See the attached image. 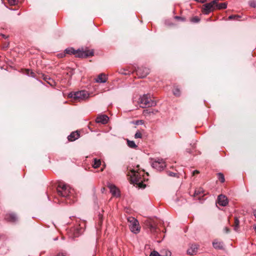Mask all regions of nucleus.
<instances>
[{
	"label": "nucleus",
	"instance_id": "obj_26",
	"mask_svg": "<svg viewBox=\"0 0 256 256\" xmlns=\"http://www.w3.org/2000/svg\"><path fill=\"white\" fill-rule=\"evenodd\" d=\"M200 21V18L198 16L192 17L190 19V22L192 23H198Z\"/></svg>",
	"mask_w": 256,
	"mask_h": 256
},
{
	"label": "nucleus",
	"instance_id": "obj_35",
	"mask_svg": "<svg viewBox=\"0 0 256 256\" xmlns=\"http://www.w3.org/2000/svg\"><path fill=\"white\" fill-rule=\"evenodd\" d=\"M150 256H160V254L158 252L154 250L150 253Z\"/></svg>",
	"mask_w": 256,
	"mask_h": 256
},
{
	"label": "nucleus",
	"instance_id": "obj_12",
	"mask_svg": "<svg viewBox=\"0 0 256 256\" xmlns=\"http://www.w3.org/2000/svg\"><path fill=\"white\" fill-rule=\"evenodd\" d=\"M218 202L220 206H225L228 204V200L225 196L220 194L218 198Z\"/></svg>",
	"mask_w": 256,
	"mask_h": 256
},
{
	"label": "nucleus",
	"instance_id": "obj_1",
	"mask_svg": "<svg viewBox=\"0 0 256 256\" xmlns=\"http://www.w3.org/2000/svg\"><path fill=\"white\" fill-rule=\"evenodd\" d=\"M64 52L69 54H74L75 56L78 58H86L93 56L94 54L93 50H84L82 48L74 50L73 48H68L64 50Z\"/></svg>",
	"mask_w": 256,
	"mask_h": 256
},
{
	"label": "nucleus",
	"instance_id": "obj_33",
	"mask_svg": "<svg viewBox=\"0 0 256 256\" xmlns=\"http://www.w3.org/2000/svg\"><path fill=\"white\" fill-rule=\"evenodd\" d=\"M134 137L135 138H140L142 137V134L140 132L137 131L135 134Z\"/></svg>",
	"mask_w": 256,
	"mask_h": 256
},
{
	"label": "nucleus",
	"instance_id": "obj_43",
	"mask_svg": "<svg viewBox=\"0 0 256 256\" xmlns=\"http://www.w3.org/2000/svg\"><path fill=\"white\" fill-rule=\"evenodd\" d=\"M56 256H66V255L64 253H59L56 255Z\"/></svg>",
	"mask_w": 256,
	"mask_h": 256
},
{
	"label": "nucleus",
	"instance_id": "obj_42",
	"mask_svg": "<svg viewBox=\"0 0 256 256\" xmlns=\"http://www.w3.org/2000/svg\"><path fill=\"white\" fill-rule=\"evenodd\" d=\"M8 45L9 42L6 43V44H4V45L3 46V48H6L8 46Z\"/></svg>",
	"mask_w": 256,
	"mask_h": 256
},
{
	"label": "nucleus",
	"instance_id": "obj_5",
	"mask_svg": "<svg viewBox=\"0 0 256 256\" xmlns=\"http://www.w3.org/2000/svg\"><path fill=\"white\" fill-rule=\"evenodd\" d=\"M130 177L133 180L134 182L137 184L138 188H146V185L143 184L140 175L138 172L134 170H130Z\"/></svg>",
	"mask_w": 256,
	"mask_h": 256
},
{
	"label": "nucleus",
	"instance_id": "obj_6",
	"mask_svg": "<svg viewBox=\"0 0 256 256\" xmlns=\"http://www.w3.org/2000/svg\"><path fill=\"white\" fill-rule=\"evenodd\" d=\"M128 221L130 223V228L132 232L136 234L140 232V228L136 219L130 216L128 218Z\"/></svg>",
	"mask_w": 256,
	"mask_h": 256
},
{
	"label": "nucleus",
	"instance_id": "obj_36",
	"mask_svg": "<svg viewBox=\"0 0 256 256\" xmlns=\"http://www.w3.org/2000/svg\"><path fill=\"white\" fill-rule=\"evenodd\" d=\"M9 4L10 5H16L18 2V0H8Z\"/></svg>",
	"mask_w": 256,
	"mask_h": 256
},
{
	"label": "nucleus",
	"instance_id": "obj_37",
	"mask_svg": "<svg viewBox=\"0 0 256 256\" xmlns=\"http://www.w3.org/2000/svg\"><path fill=\"white\" fill-rule=\"evenodd\" d=\"M27 74L29 76H31L32 78H35V76H36L35 74L33 72H32V71L30 73V70H28Z\"/></svg>",
	"mask_w": 256,
	"mask_h": 256
},
{
	"label": "nucleus",
	"instance_id": "obj_2",
	"mask_svg": "<svg viewBox=\"0 0 256 256\" xmlns=\"http://www.w3.org/2000/svg\"><path fill=\"white\" fill-rule=\"evenodd\" d=\"M90 94L86 90H82L76 92H71L68 94V96L73 98L78 102H82L89 98Z\"/></svg>",
	"mask_w": 256,
	"mask_h": 256
},
{
	"label": "nucleus",
	"instance_id": "obj_41",
	"mask_svg": "<svg viewBox=\"0 0 256 256\" xmlns=\"http://www.w3.org/2000/svg\"><path fill=\"white\" fill-rule=\"evenodd\" d=\"M150 228L152 230H156V227L152 225L150 226Z\"/></svg>",
	"mask_w": 256,
	"mask_h": 256
},
{
	"label": "nucleus",
	"instance_id": "obj_38",
	"mask_svg": "<svg viewBox=\"0 0 256 256\" xmlns=\"http://www.w3.org/2000/svg\"><path fill=\"white\" fill-rule=\"evenodd\" d=\"M134 124L136 125L142 124H144V122L143 120H138L136 121V122Z\"/></svg>",
	"mask_w": 256,
	"mask_h": 256
},
{
	"label": "nucleus",
	"instance_id": "obj_28",
	"mask_svg": "<svg viewBox=\"0 0 256 256\" xmlns=\"http://www.w3.org/2000/svg\"><path fill=\"white\" fill-rule=\"evenodd\" d=\"M174 19L178 22H184L186 18L180 16H174Z\"/></svg>",
	"mask_w": 256,
	"mask_h": 256
},
{
	"label": "nucleus",
	"instance_id": "obj_20",
	"mask_svg": "<svg viewBox=\"0 0 256 256\" xmlns=\"http://www.w3.org/2000/svg\"><path fill=\"white\" fill-rule=\"evenodd\" d=\"M127 144L130 148H136L138 147V146L135 144L133 140H130L128 139L126 140Z\"/></svg>",
	"mask_w": 256,
	"mask_h": 256
},
{
	"label": "nucleus",
	"instance_id": "obj_16",
	"mask_svg": "<svg viewBox=\"0 0 256 256\" xmlns=\"http://www.w3.org/2000/svg\"><path fill=\"white\" fill-rule=\"evenodd\" d=\"M198 246L196 244L192 245L190 248L187 250V253L189 255L193 256L194 255L197 251Z\"/></svg>",
	"mask_w": 256,
	"mask_h": 256
},
{
	"label": "nucleus",
	"instance_id": "obj_45",
	"mask_svg": "<svg viewBox=\"0 0 256 256\" xmlns=\"http://www.w3.org/2000/svg\"><path fill=\"white\" fill-rule=\"evenodd\" d=\"M199 172L197 170H195L192 172L193 175H194L196 174H198Z\"/></svg>",
	"mask_w": 256,
	"mask_h": 256
},
{
	"label": "nucleus",
	"instance_id": "obj_17",
	"mask_svg": "<svg viewBox=\"0 0 256 256\" xmlns=\"http://www.w3.org/2000/svg\"><path fill=\"white\" fill-rule=\"evenodd\" d=\"M80 134L76 132H72L68 137L69 141H74L79 138Z\"/></svg>",
	"mask_w": 256,
	"mask_h": 256
},
{
	"label": "nucleus",
	"instance_id": "obj_14",
	"mask_svg": "<svg viewBox=\"0 0 256 256\" xmlns=\"http://www.w3.org/2000/svg\"><path fill=\"white\" fill-rule=\"evenodd\" d=\"M212 246L216 250H224V244L222 241H218V240H214L212 242Z\"/></svg>",
	"mask_w": 256,
	"mask_h": 256
},
{
	"label": "nucleus",
	"instance_id": "obj_13",
	"mask_svg": "<svg viewBox=\"0 0 256 256\" xmlns=\"http://www.w3.org/2000/svg\"><path fill=\"white\" fill-rule=\"evenodd\" d=\"M108 119L109 118L106 115H100L96 118V123L106 124L108 122Z\"/></svg>",
	"mask_w": 256,
	"mask_h": 256
},
{
	"label": "nucleus",
	"instance_id": "obj_32",
	"mask_svg": "<svg viewBox=\"0 0 256 256\" xmlns=\"http://www.w3.org/2000/svg\"><path fill=\"white\" fill-rule=\"evenodd\" d=\"M249 5L252 8H256V0H250L248 2Z\"/></svg>",
	"mask_w": 256,
	"mask_h": 256
},
{
	"label": "nucleus",
	"instance_id": "obj_15",
	"mask_svg": "<svg viewBox=\"0 0 256 256\" xmlns=\"http://www.w3.org/2000/svg\"><path fill=\"white\" fill-rule=\"evenodd\" d=\"M108 78L104 73L100 74L98 78L95 80V82L97 83H105L106 82Z\"/></svg>",
	"mask_w": 256,
	"mask_h": 256
},
{
	"label": "nucleus",
	"instance_id": "obj_44",
	"mask_svg": "<svg viewBox=\"0 0 256 256\" xmlns=\"http://www.w3.org/2000/svg\"><path fill=\"white\" fill-rule=\"evenodd\" d=\"M196 1H197L198 2H201V3H204L206 2V0H195Z\"/></svg>",
	"mask_w": 256,
	"mask_h": 256
},
{
	"label": "nucleus",
	"instance_id": "obj_46",
	"mask_svg": "<svg viewBox=\"0 0 256 256\" xmlns=\"http://www.w3.org/2000/svg\"><path fill=\"white\" fill-rule=\"evenodd\" d=\"M254 217L256 218V210H254Z\"/></svg>",
	"mask_w": 256,
	"mask_h": 256
},
{
	"label": "nucleus",
	"instance_id": "obj_31",
	"mask_svg": "<svg viewBox=\"0 0 256 256\" xmlns=\"http://www.w3.org/2000/svg\"><path fill=\"white\" fill-rule=\"evenodd\" d=\"M167 174L170 176L172 177H178V174L176 172H167Z\"/></svg>",
	"mask_w": 256,
	"mask_h": 256
},
{
	"label": "nucleus",
	"instance_id": "obj_19",
	"mask_svg": "<svg viewBox=\"0 0 256 256\" xmlns=\"http://www.w3.org/2000/svg\"><path fill=\"white\" fill-rule=\"evenodd\" d=\"M233 226L234 230L238 232L240 226V220L237 217L234 218V224Z\"/></svg>",
	"mask_w": 256,
	"mask_h": 256
},
{
	"label": "nucleus",
	"instance_id": "obj_34",
	"mask_svg": "<svg viewBox=\"0 0 256 256\" xmlns=\"http://www.w3.org/2000/svg\"><path fill=\"white\" fill-rule=\"evenodd\" d=\"M165 24L168 26H174V24L170 22V20H165L164 22Z\"/></svg>",
	"mask_w": 256,
	"mask_h": 256
},
{
	"label": "nucleus",
	"instance_id": "obj_3",
	"mask_svg": "<svg viewBox=\"0 0 256 256\" xmlns=\"http://www.w3.org/2000/svg\"><path fill=\"white\" fill-rule=\"evenodd\" d=\"M72 190L68 185L63 182H60L57 188L58 194L62 197L67 198L72 193Z\"/></svg>",
	"mask_w": 256,
	"mask_h": 256
},
{
	"label": "nucleus",
	"instance_id": "obj_21",
	"mask_svg": "<svg viewBox=\"0 0 256 256\" xmlns=\"http://www.w3.org/2000/svg\"><path fill=\"white\" fill-rule=\"evenodd\" d=\"M44 80L48 82V84L50 85L51 86H53L54 83V81L52 80L49 76H44L43 78Z\"/></svg>",
	"mask_w": 256,
	"mask_h": 256
},
{
	"label": "nucleus",
	"instance_id": "obj_27",
	"mask_svg": "<svg viewBox=\"0 0 256 256\" xmlns=\"http://www.w3.org/2000/svg\"><path fill=\"white\" fill-rule=\"evenodd\" d=\"M171 252L168 250H163L161 252L160 256H170Z\"/></svg>",
	"mask_w": 256,
	"mask_h": 256
},
{
	"label": "nucleus",
	"instance_id": "obj_24",
	"mask_svg": "<svg viewBox=\"0 0 256 256\" xmlns=\"http://www.w3.org/2000/svg\"><path fill=\"white\" fill-rule=\"evenodd\" d=\"M83 232H84V230L81 228H78L74 230V236L75 237L78 236L81 234H82Z\"/></svg>",
	"mask_w": 256,
	"mask_h": 256
},
{
	"label": "nucleus",
	"instance_id": "obj_11",
	"mask_svg": "<svg viewBox=\"0 0 256 256\" xmlns=\"http://www.w3.org/2000/svg\"><path fill=\"white\" fill-rule=\"evenodd\" d=\"M108 188L110 190V192L113 196L118 197L120 196V192L114 184H108Z\"/></svg>",
	"mask_w": 256,
	"mask_h": 256
},
{
	"label": "nucleus",
	"instance_id": "obj_22",
	"mask_svg": "<svg viewBox=\"0 0 256 256\" xmlns=\"http://www.w3.org/2000/svg\"><path fill=\"white\" fill-rule=\"evenodd\" d=\"M101 164V161L99 159L94 158V164H92V166L94 168H98Z\"/></svg>",
	"mask_w": 256,
	"mask_h": 256
},
{
	"label": "nucleus",
	"instance_id": "obj_4",
	"mask_svg": "<svg viewBox=\"0 0 256 256\" xmlns=\"http://www.w3.org/2000/svg\"><path fill=\"white\" fill-rule=\"evenodd\" d=\"M139 102L141 107L144 108L146 107L154 106L156 105V102L152 100L150 96L148 94H144L139 99Z\"/></svg>",
	"mask_w": 256,
	"mask_h": 256
},
{
	"label": "nucleus",
	"instance_id": "obj_9",
	"mask_svg": "<svg viewBox=\"0 0 256 256\" xmlns=\"http://www.w3.org/2000/svg\"><path fill=\"white\" fill-rule=\"evenodd\" d=\"M150 70L146 67L138 68L136 70V74L140 78H144L149 74Z\"/></svg>",
	"mask_w": 256,
	"mask_h": 256
},
{
	"label": "nucleus",
	"instance_id": "obj_29",
	"mask_svg": "<svg viewBox=\"0 0 256 256\" xmlns=\"http://www.w3.org/2000/svg\"><path fill=\"white\" fill-rule=\"evenodd\" d=\"M173 94L174 96H179L180 94V91L178 88H176L173 90Z\"/></svg>",
	"mask_w": 256,
	"mask_h": 256
},
{
	"label": "nucleus",
	"instance_id": "obj_7",
	"mask_svg": "<svg viewBox=\"0 0 256 256\" xmlns=\"http://www.w3.org/2000/svg\"><path fill=\"white\" fill-rule=\"evenodd\" d=\"M151 165L153 168L158 171H162L166 167V162L163 159L160 158H155Z\"/></svg>",
	"mask_w": 256,
	"mask_h": 256
},
{
	"label": "nucleus",
	"instance_id": "obj_18",
	"mask_svg": "<svg viewBox=\"0 0 256 256\" xmlns=\"http://www.w3.org/2000/svg\"><path fill=\"white\" fill-rule=\"evenodd\" d=\"M214 7L219 10L225 9L227 7V4L226 2L218 4L216 2V3L215 4H214Z\"/></svg>",
	"mask_w": 256,
	"mask_h": 256
},
{
	"label": "nucleus",
	"instance_id": "obj_23",
	"mask_svg": "<svg viewBox=\"0 0 256 256\" xmlns=\"http://www.w3.org/2000/svg\"><path fill=\"white\" fill-rule=\"evenodd\" d=\"M204 190L202 188H198L195 190L194 196H204Z\"/></svg>",
	"mask_w": 256,
	"mask_h": 256
},
{
	"label": "nucleus",
	"instance_id": "obj_30",
	"mask_svg": "<svg viewBox=\"0 0 256 256\" xmlns=\"http://www.w3.org/2000/svg\"><path fill=\"white\" fill-rule=\"evenodd\" d=\"M218 180H220L221 182H224V177L222 173L220 172L218 174Z\"/></svg>",
	"mask_w": 256,
	"mask_h": 256
},
{
	"label": "nucleus",
	"instance_id": "obj_8",
	"mask_svg": "<svg viewBox=\"0 0 256 256\" xmlns=\"http://www.w3.org/2000/svg\"><path fill=\"white\" fill-rule=\"evenodd\" d=\"M216 3V0H214L206 4L203 5L202 9V13L204 14H208L212 12L214 8V4Z\"/></svg>",
	"mask_w": 256,
	"mask_h": 256
},
{
	"label": "nucleus",
	"instance_id": "obj_10",
	"mask_svg": "<svg viewBox=\"0 0 256 256\" xmlns=\"http://www.w3.org/2000/svg\"><path fill=\"white\" fill-rule=\"evenodd\" d=\"M4 218L7 222H16L18 220L16 214L14 212L6 214Z\"/></svg>",
	"mask_w": 256,
	"mask_h": 256
},
{
	"label": "nucleus",
	"instance_id": "obj_25",
	"mask_svg": "<svg viewBox=\"0 0 256 256\" xmlns=\"http://www.w3.org/2000/svg\"><path fill=\"white\" fill-rule=\"evenodd\" d=\"M241 16L239 15H231L228 17V20H238Z\"/></svg>",
	"mask_w": 256,
	"mask_h": 256
},
{
	"label": "nucleus",
	"instance_id": "obj_39",
	"mask_svg": "<svg viewBox=\"0 0 256 256\" xmlns=\"http://www.w3.org/2000/svg\"><path fill=\"white\" fill-rule=\"evenodd\" d=\"M224 231L226 233V234H228L230 232V230L228 228V227H225L224 228Z\"/></svg>",
	"mask_w": 256,
	"mask_h": 256
},
{
	"label": "nucleus",
	"instance_id": "obj_40",
	"mask_svg": "<svg viewBox=\"0 0 256 256\" xmlns=\"http://www.w3.org/2000/svg\"><path fill=\"white\" fill-rule=\"evenodd\" d=\"M0 36H1L2 38H6H6H8V36H9L8 35H6V34H3V33H1V34H0Z\"/></svg>",
	"mask_w": 256,
	"mask_h": 256
}]
</instances>
